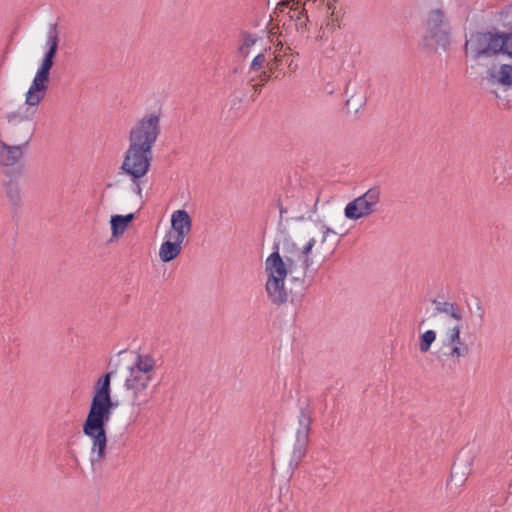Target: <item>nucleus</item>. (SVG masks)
Returning a JSON list of instances; mask_svg holds the SVG:
<instances>
[{
	"instance_id": "1",
	"label": "nucleus",
	"mask_w": 512,
	"mask_h": 512,
	"mask_svg": "<svg viewBox=\"0 0 512 512\" xmlns=\"http://www.w3.org/2000/svg\"><path fill=\"white\" fill-rule=\"evenodd\" d=\"M160 112L145 114L132 127L129 133V146L120 166L121 171L130 177L132 191L142 203V178L150 170L153 158L152 148L155 145L160 132Z\"/></svg>"
},
{
	"instance_id": "2",
	"label": "nucleus",
	"mask_w": 512,
	"mask_h": 512,
	"mask_svg": "<svg viewBox=\"0 0 512 512\" xmlns=\"http://www.w3.org/2000/svg\"><path fill=\"white\" fill-rule=\"evenodd\" d=\"M112 375V371L107 372L95 381L89 411L83 423V433L91 441L92 463L104 461L107 455L108 438L105 427L110 421L114 407L111 389Z\"/></svg>"
},
{
	"instance_id": "3",
	"label": "nucleus",
	"mask_w": 512,
	"mask_h": 512,
	"mask_svg": "<svg viewBox=\"0 0 512 512\" xmlns=\"http://www.w3.org/2000/svg\"><path fill=\"white\" fill-rule=\"evenodd\" d=\"M316 240L311 238L302 249L289 251L285 254V260L281 257L278 246L265 261V272L267 274L266 291L272 303L280 305L287 301L288 294L284 281L288 274H293L298 280L306 276V272L312 260L310 257Z\"/></svg>"
},
{
	"instance_id": "4",
	"label": "nucleus",
	"mask_w": 512,
	"mask_h": 512,
	"mask_svg": "<svg viewBox=\"0 0 512 512\" xmlns=\"http://www.w3.org/2000/svg\"><path fill=\"white\" fill-rule=\"evenodd\" d=\"M500 37L499 32H471L464 45L466 56H470L475 61L497 56L501 53Z\"/></svg>"
},
{
	"instance_id": "5",
	"label": "nucleus",
	"mask_w": 512,
	"mask_h": 512,
	"mask_svg": "<svg viewBox=\"0 0 512 512\" xmlns=\"http://www.w3.org/2000/svg\"><path fill=\"white\" fill-rule=\"evenodd\" d=\"M33 114L34 112L30 115L20 112L8 113L5 141L28 149L35 132Z\"/></svg>"
},
{
	"instance_id": "6",
	"label": "nucleus",
	"mask_w": 512,
	"mask_h": 512,
	"mask_svg": "<svg viewBox=\"0 0 512 512\" xmlns=\"http://www.w3.org/2000/svg\"><path fill=\"white\" fill-rule=\"evenodd\" d=\"M380 200L381 189L374 186L346 205L344 209L345 217L350 220L368 217L377 211Z\"/></svg>"
},
{
	"instance_id": "7",
	"label": "nucleus",
	"mask_w": 512,
	"mask_h": 512,
	"mask_svg": "<svg viewBox=\"0 0 512 512\" xmlns=\"http://www.w3.org/2000/svg\"><path fill=\"white\" fill-rule=\"evenodd\" d=\"M311 422L310 410L308 408H302L298 415L299 427L296 432V443L289 463L292 470L298 467L299 463L306 455Z\"/></svg>"
},
{
	"instance_id": "8",
	"label": "nucleus",
	"mask_w": 512,
	"mask_h": 512,
	"mask_svg": "<svg viewBox=\"0 0 512 512\" xmlns=\"http://www.w3.org/2000/svg\"><path fill=\"white\" fill-rule=\"evenodd\" d=\"M27 150V148L21 145L12 144L0 139V167L6 175L15 171L18 174L21 173L22 161Z\"/></svg>"
},
{
	"instance_id": "9",
	"label": "nucleus",
	"mask_w": 512,
	"mask_h": 512,
	"mask_svg": "<svg viewBox=\"0 0 512 512\" xmlns=\"http://www.w3.org/2000/svg\"><path fill=\"white\" fill-rule=\"evenodd\" d=\"M152 380L153 378L144 374L129 373L125 381V387L132 394V405L142 406L149 402L152 395L149 389Z\"/></svg>"
},
{
	"instance_id": "10",
	"label": "nucleus",
	"mask_w": 512,
	"mask_h": 512,
	"mask_svg": "<svg viewBox=\"0 0 512 512\" xmlns=\"http://www.w3.org/2000/svg\"><path fill=\"white\" fill-rule=\"evenodd\" d=\"M449 26L444 12L440 9L432 10L427 20V37L437 45L445 46L448 42Z\"/></svg>"
},
{
	"instance_id": "11",
	"label": "nucleus",
	"mask_w": 512,
	"mask_h": 512,
	"mask_svg": "<svg viewBox=\"0 0 512 512\" xmlns=\"http://www.w3.org/2000/svg\"><path fill=\"white\" fill-rule=\"evenodd\" d=\"M460 333L461 325L456 324L445 334L444 346L449 347V352L446 355L454 362H459L460 358L468 356L470 352L469 346L462 340Z\"/></svg>"
},
{
	"instance_id": "12",
	"label": "nucleus",
	"mask_w": 512,
	"mask_h": 512,
	"mask_svg": "<svg viewBox=\"0 0 512 512\" xmlns=\"http://www.w3.org/2000/svg\"><path fill=\"white\" fill-rule=\"evenodd\" d=\"M486 78L491 86L509 89L512 87V65L502 64L498 68L491 67L487 70Z\"/></svg>"
},
{
	"instance_id": "13",
	"label": "nucleus",
	"mask_w": 512,
	"mask_h": 512,
	"mask_svg": "<svg viewBox=\"0 0 512 512\" xmlns=\"http://www.w3.org/2000/svg\"><path fill=\"white\" fill-rule=\"evenodd\" d=\"M171 228L176 233L174 237L184 241L192 229V219L189 213L184 209L174 211L171 215Z\"/></svg>"
},
{
	"instance_id": "14",
	"label": "nucleus",
	"mask_w": 512,
	"mask_h": 512,
	"mask_svg": "<svg viewBox=\"0 0 512 512\" xmlns=\"http://www.w3.org/2000/svg\"><path fill=\"white\" fill-rule=\"evenodd\" d=\"M47 46L48 50L46 51L41 63L53 66L54 59L56 57L59 46V34L57 30V24H52L49 27L47 36Z\"/></svg>"
},
{
	"instance_id": "15",
	"label": "nucleus",
	"mask_w": 512,
	"mask_h": 512,
	"mask_svg": "<svg viewBox=\"0 0 512 512\" xmlns=\"http://www.w3.org/2000/svg\"><path fill=\"white\" fill-rule=\"evenodd\" d=\"M156 361L151 355L138 354L135 363L130 368V373L136 375H147L154 378V369Z\"/></svg>"
},
{
	"instance_id": "16",
	"label": "nucleus",
	"mask_w": 512,
	"mask_h": 512,
	"mask_svg": "<svg viewBox=\"0 0 512 512\" xmlns=\"http://www.w3.org/2000/svg\"><path fill=\"white\" fill-rule=\"evenodd\" d=\"M48 86L31 83L25 94V104L27 105L26 113L32 107H37L46 97Z\"/></svg>"
},
{
	"instance_id": "17",
	"label": "nucleus",
	"mask_w": 512,
	"mask_h": 512,
	"mask_svg": "<svg viewBox=\"0 0 512 512\" xmlns=\"http://www.w3.org/2000/svg\"><path fill=\"white\" fill-rule=\"evenodd\" d=\"M48 86L31 83L25 94V104L27 105L26 113L32 107H37L46 97Z\"/></svg>"
},
{
	"instance_id": "18",
	"label": "nucleus",
	"mask_w": 512,
	"mask_h": 512,
	"mask_svg": "<svg viewBox=\"0 0 512 512\" xmlns=\"http://www.w3.org/2000/svg\"><path fill=\"white\" fill-rule=\"evenodd\" d=\"M183 241L174 237V241H164L159 249V257L163 262L174 260L181 253Z\"/></svg>"
},
{
	"instance_id": "19",
	"label": "nucleus",
	"mask_w": 512,
	"mask_h": 512,
	"mask_svg": "<svg viewBox=\"0 0 512 512\" xmlns=\"http://www.w3.org/2000/svg\"><path fill=\"white\" fill-rule=\"evenodd\" d=\"M5 195L8 198L12 207L16 210L20 207L22 197L20 185L16 179L10 178L3 183Z\"/></svg>"
},
{
	"instance_id": "20",
	"label": "nucleus",
	"mask_w": 512,
	"mask_h": 512,
	"mask_svg": "<svg viewBox=\"0 0 512 512\" xmlns=\"http://www.w3.org/2000/svg\"><path fill=\"white\" fill-rule=\"evenodd\" d=\"M435 303V310L438 312V313H443V314H446L450 317H452L454 320L457 321V324H460V322L463 320V315H462V311H461V308L459 307V305L455 302H437V301H434Z\"/></svg>"
},
{
	"instance_id": "21",
	"label": "nucleus",
	"mask_w": 512,
	"mask_h": 512,
	"mask_svg": "<svg viewBox=\"0 0 512 512\" xmlns=\"http://www.w3.org/2000/svg\"><path fill=\"white\" fill-rule=\"evenodd\" d=\"M133 219V213L127 215H112L110 219L112 235L117 237L123 234Z\"/></svg>"
},
{
	"instance_id": "22",
	"label": "nucleus",
	"mask_w": 512,
	"mask_h": 512,
	"mask_svg": "<svg viewBox=\"0 0 512 512\" xmlns=\"http://www.w3.org/2000/svg\"><path fill=\"white\" fill-rule=\"evenodd\" d=\"M470 471L471 468L469 464H454L451 472V481L455 482L458 486L463 485L467 480Z\"/></svg>"
},
{
	"instance_id": "23",
	"label": "nucleus",
	"mask_w": 512,
	"mask_h": 512,
	"mask_svg": "<svg viewBox=\"0 0 512 512\" xmlns=\"http://www.w3.org/2000/svg\"><path fill=\"white\" fill-rule=\"evenodd\" d=\"M53 66L41 63L38 70L35 73V76L32 80L33 83H38L39 85H45L49 87L50 83V71Z\"/></svg>"
},
{
	"instance_id": "24",
	"label": "nucleus",
	"mask_w": 512,
	"mask_h": 512,
	"mask_svg": "<svg viewBox=\"0 0 512 512\" xmlns=\"http://www.w3.org/2000/svg\"><path fill=\"white\" fill-rule=\"evenodd\" d=\"M436 339V333L433 330H427L420 336L419 350L426 353L430 350L432 343Z\"/></svg>"
},
{
	"instance_id": "25",
	"label": "nucleus",
	"mask_w": 512,
	"mask_h": 512,
	"mask_svg": "<svg viewBox=\"0 0 512 512\" xmlns=\"http://www.w3.org/2000/svg\"><path fill=\"white\" fill-rule=\"evenodd\" d=\"M257 39L250 33H243L242 44L239 46V53L246 57L249 54V49L256 43Z\"/></svg>"
},
{
	"instance_id": "26",
	"label": "nucleus",
	"mask_w": 512,
	"mask_h": 512,
	"mask_svg": "<svg viewBox=\"0 0 512 512\" xmlns=\"http://www.w3.org/2000/svg\"><path fill=\"white\" fill-rule=\"evenodd\" d=\"M365 104V98L362 95H353L346 101L348 112L357 113Z\"/></svg>"
},
{
	"instance_id": "27",
	"label": "nucleus",
	"mask_w": 512,
	"mask_h": 512,
	"mask_svg": "<svg viewBox=\"0 0 512 512\" xmlns=\"http://www.w3.org/2000/svg\"><path fill=\"white\" fill-rule=\"evenodd\" d=\"M500 45L501 53L512 59V33H501Z\"/></svg>"
},
{
	"instance_id": "28",
	"label": "nucleus",
	"mask_w": 512,
	"mask_h": 512,
	"mask_svg": "<svg viewBox=\"0 0 512 512\" xmlns=\"http://www.w3.org/2000/svg\"><path fill=\"white\" fill-rule=\"evenodd\" d=\"M290 18H296V21H297V24L296 25H300L301 27L303 25H305V22L307 20V17L304 15V9H299L298 7L296 8H290Z\"/></svg>"
},
{
	"instance_id": "29",
	"label": "nucleus",
	"mask_w": 512,
	"mask_h": 512,
	"mask_svg": "<svg viewBox=\"0 0 512 512\" xmlns=\"http://www.w3.org/2000/svg\"><path fill=\"white\" fill-rule=\"evenodd\" d=\"M286 54H287L286 52L283 55H281L277 51L275 52L274 59L271 62L268 63L269 71L270 72H274L275 70H277L279 68L280 63L282 62L283 57Z\"/></svg>"
},
{
	"instance_id": "30",
	"label": "nucleus",
	"mask_w": 512,
	"mask_h": 512,
	"mask_svg": "<svg viewBox=\"0 0 512 512\" xmlns=\"http://www.w3.org/2000/svg\"><path fill=\"white\" fill-rule=\"evenodd\" d=\"M266 62V57L263 53L258 54L251 63V69L254 71L260 70L264 63Z\"/></svg>"
},
{
	"instance_id": "31",
	"label": "nucleus",
	"mask_w": 512,
	"mask_h": 512,
	"mask_svg": "<svg viewBox=\"0 0 512 512\" xmlns=\"http://www.w3.org/2000/svg\"><path fill=\"white\" fill-rule=\"evenodd\" d=\"M329 234H335V232L329 227L323 226V237L322 242H325Z\"/></svg>"
},
{
	"instance_id": "32",
	"label": "nucleus",
	"mask_w": 512,
	"mask_h": 512,
	"mask_svg": "<svg viewBox=\"0 0 512 512\" xmlns=\"http://www.w3.org/2000/svg\"><path fill=\"white\" fill-rule=\"evenodd\" d=\"M476 309H477V313H478V318L480 320H482L484 318V309L480 302H477Z\"/></svg>"
},
{
	"instance_id": "33",
	"label": "nucleus",
	"mask_w": 512,
	"mask_h": 512,
	"mask_svg": "<svg viewBox=\"0 0 512 512\" xmlns=\"http://www.w3.org/2000/svg\"><path fill=\"white\" fill-rule=\"evenodd\" d=\"M289 4H290V2H289V1H283V2H281V3H279V4H278V8H279V10H282L281 8H282L283 6H288Z\"/></svg>"
},
{
	"instance_id": "34",
	"label": "nucleus",
	"mask_w": 512,
	"mask_h": 512,
	"mask_svg": "<svg viewBox=\"0 0 512 512\" xmlns=\"http://www.w3.org/2000/svg\"><path fill=\"white\" fill-rule=\"evenodd\" d=\"M269 77H270V76H269V74H268V72H267V71L263 72V74H262V80H263V81H267V80L269 79Z\"/></svg>"
},
{
	"instance_id": "35",
	"label": "nucleus",
	"mask_w": 512,
	"mask_h": 512,
	"mask_svg": "<svg viewBox=\"0 0 512 512\" xmlns=\"http://www.w3.org/2000/svg\"><path fill=\"white\" fill-rule=\"evenodd\" d=\"M279 205H280V213L282 214V213H283V209H282V207H281V204H280V203H279Z\"/></svg>"
}]
</instances>
